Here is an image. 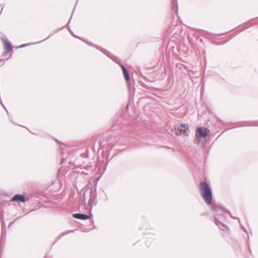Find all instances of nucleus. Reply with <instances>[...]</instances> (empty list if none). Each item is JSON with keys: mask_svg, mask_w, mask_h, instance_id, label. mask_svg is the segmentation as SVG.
I'll return each mask as SVG.
<instances>
[{"mask_svg": "<svg viewBox=\"0 0 258 258\" xmlns=\"http://www.w3.org/2000/svg\"><path fill=\"white\" fill-rule=\"evenodd\" d=\"M73 217L81 219V220H87L89 218V216L83 214H75L73 215Z\"/></svg>", "mask_w": 258, "mask_h": 258, "instance_id": "20e7f679", "label": "nucleus"}, {"mask_svg": "<svg viewBox=\"0 0 258 258\" xmlns=\"http://www.w3.org/2000/svg\"><path fill=\"white\" fill-rule=\"evenodd\" d=\"M209 132L210 131L206 128L199 127L197 129L196 135L197 136L198 133L200 136L205 138L208 135Z\"/></svg>", "mask_w": 258, "mask_h": 258, "instance_id": "f03ea898", "label": "nucleus"}, {"mask_svg": "<svg viewBox=\"0 0 258 258\" xmlns=\"http://www.w3.org/2000/svg\"><path fill=\"white\" fill-rule=\"evenodd\" d=\"M179 136H187L188 134L185 130L179 131V133L177 134Z\"/></svg>", "mask_w": 258, "mask_h": 258, "instance_id": "6e6552de", "label": "nucleus"}, {"mask_svg": "<svg viewBox=\"0 0 258 258\" xmlns=\"http://www.w3.org/2000/svg\"><path fill=\"white\" fill-rule=\"evenodd\" d=\"M188 126L187 124H181L180 125V131L185 130V131L187 132V131L188 130Z\"/></svg>", "mask_w": 258, "mask_h": 258, "instance_id": "0eeeda50", "label": "nucleus"}, {"mask_svg": "<svg viewBox=\"0 0 258 258\" xmlns=\"http://www.w3.org/2000/svg\"><path fill=\"white\" fill-rule=\"evenodd\" d=\"M3 41L4 43L5 48L7 49V52L10 51L12 48L11 43L8 41L4 39H3Z\"/></svg>", "mask_w": 258, "mask_h": 258, "instance_id": "39448f33", "label": "nucleus"}, {"mask_svg": "<svg viewBox=\"0 0 258 258\" xmlns=\"http://www.w3.org/2000/svg\"><path fill=\"white\" fill-rule=\"evenodd\" d=\"M200 189L202 197L205 202L210 205L212 202V191L209 185L207 182L202 181L200 184Z\"/></svg>", "mask_w": 258, "mask_h": 258, "instance_id": "f257e3e1", "label": "nucleus"}, {"mask_svg": "<svg viewBox=\"0 0 258 258\" xmlns=\"http://www.w3.org/2000/svg\"><path fill=\"white\" fill-rule=\"evenodd\" d=\"M25 46H26V45H22L21 46H20L19 47H24Z\"/></svg>", "mask_w": 258, "mask_h": 258, "instance_id": "1a4fd4ad", "label": "nucleus"}, {"mask_svg": "<svg viewBox=\"0 0 258 258\" xmlns=\"http://www.w3.org/2000/svg\"><path fill=\"white\" fill-rule=\"evenodd\" d=\"M12 201H17L20 202H25V198L22 195H16L12 199Z\"/></svg>", "mask_w": 258, "mask_h": 258, "instance_id": "7ed1b4c3", "label": "nucleus"}, {"mask_svg": "<svg viewBox=\"0 0 258 258\" xmlns=\"http://www.w3.org/2000/svg\"><path fill=\"white\" fill-rule=\"evenodd\" d=\"M121 67H122V71H123V74H124V76L125 79L127 81H128L129 80V76H128L127 71L126 69L123 66H122Z\"/></svg>", "mask_w": 258, "mask_h": 258, "instance_id": "423d86ee", "label": "nucleus"}]
</instances>
